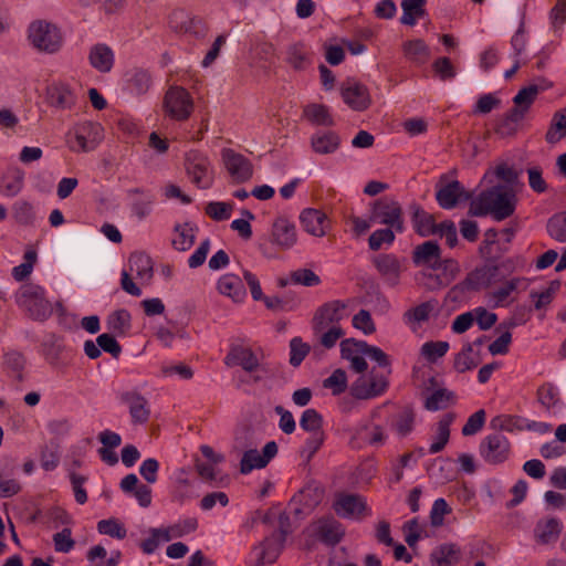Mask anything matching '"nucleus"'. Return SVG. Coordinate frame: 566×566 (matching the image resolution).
<instances>
[{"label":"nucleus","mask_w":566,"mask_h":566,"mask_svg":"<svg viewBox=\"0 0 566 566\" xmlns=\"http://www.w3.org/2000/svg\"><path fill=\"white\" fill-rule=\"evenodd\" d=\"M97 530L101 534L123 539L126 536V528L115 518L102 520L97 523Z\"/></svg>","instance_id":"obj_56"},{"label":"nucleus","mask_w":566,"mask_h":566,"mask_svg":"<svg viewBox=\"0 0 566 566\" xmlns=\"http://www.w3.org/2000/svg\"><path fill=\"white\" fill-rule=\"evenodd\" d=\"M88 61L98 72L108 73L114 65V53L108 45L98 43L91 48Z\"/></svg>","instance_id":"obj_27"},{"label":"nucleus","mask_w":566,"mask_h":566,"mask_svg":"<svg viewBox=\"0 0 566 566\" xmlns=\"http://www.w3.org/2000/svg\"><path fill=\"white\" fill-rule=\"evenodd\" d=\"M297 241V233L293 222L284 217L274 220L271 231V242L281 251L290 250Z\"/></svg>","instance_id":"obj_16"},{"label":"nucleus","mask_w":566,"mask_h":566,"mask_svg":"<svg viewBox=\"0 0 566 566\" xmlns=\"http://www.w3.org/2000/svg\"><path fill=\"white\" fill-rule=\"evenodd\" d=\"M479 452L485 462L500 464L509 459L511 444L502 432H494L481 441Z\"/></svg>","instance_id":"obj_10"},{"label":"nucleus","mask_w":566,"mask_h":566,"mask_svg":"<svg viewBox=\"0 0 566 566\" xmlns=\"http://www.w3.org/2000/svg\"><path fill=\"white\" fill-rule=\"evenodd\" d=\"M412 216L411 221L413 230L420 237H430L437 234L439 224L434 222V218L431 213L424 211L419 205L413 203L410 206Z\"/></svg>","instance_id":"obj_25"},{"label":"nucleus","mask_w":566,"mask_h":566,"mask_svg":"<svg viewBox=\"0 0 566 566\" xmlns=\"http://www.w3.org/2000/svg\"><path fill=\"white\" fill-rule=\"evenodd\" d=\"M13 218L21 226H32L35 220L32 205L27 201L17 202L13 206Z\"/></svg>","instance_id":"obj_53"},{"label":"nucleus","mask_w":566,"mask_h":566,"mask_svg":"<svg viewBox=\"0 0 566 566\" xmlns=\"http://www.w3.org/2000/svg\"><path fill=\"white\" fill-rule=\"evenodd\" d=\"M262 301L272 311H292L298 305V300L294 297L264 296Z\"/></svg>","instance_id":"obj_62"},{"label":"nucleus","mask_w":566,"mask_h":566,"mask_svg":"<svg viewBox=\"0 0 566 566\" xmlns=\"http://www.w3.org/2000/svg\"><path fill=\"white\" fill-rule=\"evenodd\" d=\"M232 205L227 202L212 201L206 206L205 212L216 221L230 218Z\"/></svg>","instance_id":"obj_61"},{"label":"nucleus","mask_w":566,"mask_h":566,"mask_svg":"<svg viewBox=\"0 0 566 566\" xmlns=\"http://www.w3.org/2000/svg\"><path fill=\"white\" fill-rule=\"evenodd\" d=\"M48 103L60 109H70L76 103V96L66 84H53L46 90Z\"/></svg>","instance_id":"obj_24"},{"label":"nucleus","mask_w":566,"mask_h":566,"mask_svg":"<svg viewBox=\"0 0 566 566\" xmlns=\"http://www.w3.org/2000/svg\"><path fill=\"white\" fill-rule=\"evenodd\" d=\"M497 265L484 264L471 271L463 281V285L467 290L480 291L482 289L489 287L493 282L497 280Z\"/></svg>","instance_id":"obj_19"},{"label":"nucleus","mask_w":566,"mask_h":566,"mask_svg":"<svg viewBox=\"0 0 566 566\" xmlns=\"http://www.w3.org/2000/svg\"><path fill=\"white\" fill-rule=\"evenodd\" d=\"M566 136V108L553 115L551 125L545 134L548 144H556Z\"/></svg>","instance_id":"obj_43"},{"label":"nucleus","mask_w":566,"mask_h":566,"mask_svg":"<svg viewBox=\"0 0 566 566\" xmlns=\"http://www.w3.org/2000/svg\"><path fill=\"white\" fill-rule=\"evenodd\" d=\"M547 231L553 239L566 242V216L564 218L554 217L549 219Z\"/></svg>","instance_id":"obj_64"},{"label":"nucleus","mask_w":566,"mask_h":566,"mask_svg":"<svg viewBox=\"0 0 566 566\" xmlns=\"http://www.w3.org/2000/svg\"><path fill=\"white\" fill-rule=\"evenodd\" d=\"M535 90H520L513 98L514 107L504 114L497 122L494 132L501 137L514 136L520 124L525 118L532 106V94Z\"/></svg>","instance_id":"obj_3"},{"label":"nucleus","mask_w":566,"mask_h":566,"mask_svg":"<svg viewBox=\"0 0 566 566\" xmlns=\"http://www.w3.org/2000/svg\"><path fill=\"white\" fill-rule=\"evenodd\" d=\"M412 262L416 266H426L431 270L442 268L441 249L437 241H426L415 247Z\"/></svg>","instance_id":"obj_15"},{"label":"nucleus","mask_w":566,"mask_h":566,"mask_svg":"<svg viewBox=\"0 0 566 566\" xmlns=\"http://www.w3.org/2000/svg\"><path fill=\"white\" fill-rule=\"evenodd\" d=\"M396 230L390 228L378 229L374 231L368 239L369 249L378 251L384 243L391 244L395 241Z\"/></svg>","instance_id":"obj_55"},{"label":"nucleus","mask_w":566,"mask_h":566,"mask_svg":"<svg viewBox=\"0 0 566 566\" xmlns=\"http://www.w3.org/2000/svg\"><path fill=\"white\" fill-rule=\"evenodd\" d=\"M358 433H365L366 441L374 447L384 446L387 439L385 429L379 424H364L359 428Z\"/></svg>","instance_id":"obj_51"},{"label":"nucleus","mask_w":566,"mask_h":566,"mask_svg":"<svg viewBox=\"0 0 566 566\" xmlns=\"http://www.w3.org/2000/svg\"><path fill=\"white\" fill-rule=\"evenodd\" d=\"M461 549L454 543H444L437 546L430 554L432 566H452L460 560Z\"/></svg>","instance_id":"obj_28"},{"label":"nucleus","mask_w":566,"mask_h":566,"mask_svg":"<svg viewBox=\"0 0 566 566\" xmlns=\"http://www.w3.org/2000/svg\"><path fill=\"white\" fill-rule=\"evenodd\" d=\"M303 117L316 126H334L335 122L328 108L323 104H308L303 108Z\"/></svg>","instance_id":"obj_36"},{"label":"nucleus","mask_w":566,"mask_h":566,"mask_svg":"<svg viewBox=\"0 0 566 566\" xmlns=\"http://www.w3.org/2000/svg\"><path fill=\"white\" fill-rule=\"evenodd\" d=\"M449 350V343L437 340L427 342L421 346V354L430 363H436L439 358L443 357Z\"/></svg>","instance_id":"obj_52"},{"label":"nucleus","mask_w":566,"mask_h":566,"mask_svg":"<svg viewBox=\"0 0 566 566\" xmlns=\"http://www.w3.org/2000/svg\"><path fill=\"white\" fill-rule=\"evenodd\" d=\"M314 535L324 544L335 546L345 536V528L334 517H323L317 521Z\"/></svg>","instance_id":"obj_18"},{"label":"nucleus","mask_w":566,"mask_h":566,"mask_svg":"<svg viewBox=\"0 0 566 566\" xmlns=\"http://www.w3.org/2000/svg\"><path fill=\"white\" fill-rule=\"evenodd\" d=\"M455 403L457 395L452 390L442 387L426 396L423 407L429 411H438Z\"/></svg>","instance_id":"obj_33"},{"label":"nucleus","mask_w":566,"mask_h":566,"mask_svg":"<svg viewBox=\"0 0 566 566\" xmlns=\"http://www.w3.org/2000/svg\"><path fill=\"white\" fill-rule=\"evenodd\" d=\"M120 400L128 405L129 415L134 423L143 424L149 420L150 409L148 401L138 391H125L120 395Z\"/></svg>","instance_id":"obj_21"},{"label":"nucleus","mask_w":566,"mask_h":566,"mask_svg":"<svg viewBox=\"0 0 566 566\" xmlns=\"http://www.w3.org/2000/svg\"><path fill=\"white\" fill-rule=\"evenodd\" d=\"M300 426L303 430L311 433H318L323 431V417L322 415L313 409H306L301 417Z\"/></svg>","instance_id":"obj_47"},{"label":"nucleus","mask_w":566,"mask_h":566,"mask_svg":"<svg viewBox=\"0 0 566 566\" xmlns=\"http://www.w3.org/2000/svg\"><path fill=\"white\" fill-rule=\"evenodd\" d=\"M324 388L332 389L333 395L343 394L347 388V376L345 370L338 368L323 381Z\"/></svg>","instance_id":"obj_54"},{"label":"nucleus","mask_w":566,"mask_h":566,"mask_svg":"<svg viewBox=\"0 0 566 566\" xmlns=\"http://www.w3.org/2000/svg\"><path fill=\"white\" fill-rule=\"evenodd\" d=\"M59 447L55 443L46 444L41 450V467L45 471L54 470L60 461Z\"/></svg>","instance_id":"obj_58"},{"label":"nucleus","mask_w":566,"mask_h":566,"mask_svg":"<svg viewBox=\"0 0 566 566\" xmlns=\"http://www.w3.org/2000/svg\"><path fill=\"white\" fill-rule=\"evenodd\" d=\"M472 193L465 191L460 181L453 180L436 192V199L443 209L454 208L460 200H469Z\"/></svg>","instance_id":"obj_22"},{"label":"nucleus","mask_w":566,"mask_h":566,"mask_svg":"<svg viewBox=\"0 0 566 566\" xmlns=\"http://www.w3.org/2000/svg\"><path fill=\"white\" fill-rule=\"evenodd\" d=\"M481 363L478 353L473 352L472 344L468 343L460 353L455 355L453 366L459 373H465L475 368Z\"/></svg>","instance_id":"obj_42"},{"label":"nucleus","mask_w":566,"mask_h":566,"mask_svg":"<svg viewBox=\"0 0 566 566\" xmlns=\"http://www.w3.org/2000/svg\"><path fill=\"white\" fill-rule=\"evenodd\" d=\"M128 196L133 198L132 211L138 219L146 218L154 203V196L150 191L143 188H133L127 191Z\"/></svg>","instance_id":"obj_32"},{"label":"nucleus","mask_w":566,"mask_h":566,"mask_svg":"<svg viewBox=\"0 0 566 566\" xmlns=\"http://www.w3.org/2000/svg\"><path fill=\"white\" fill-rule=\"evenodd\" d=\"M127 75L128 87L134 94L144 95L148 92L153 82L149 71L135 67Z\"/></svg>","instance_id":"obj_40"},{"label":"nucleus","mask_w":566,"mask_h":566,"mask_svg":"<svg viewBox=\"0 0 566 566\" xmlns=\"http://www.w3.org/2000/svg\"><path fill=\"white\" fill-rule=\"evenodd\" d=\"M291 282L303 286H316L321 283L319 276L310 269H298L291 272Z\"/></svg>","instance_id":"obj_59"},{"label":"nucleus","mask_w":566,"mask_h":566,"mask_svg":"<svg viewBox=\"0 0 566 566\" xmlns=\"http://www.w3.org/2000/svg\"><path fill=\"white\" fill-rule=\"evenodd\" d=\"M185 167L187 175L200 189L211 187L213 178L211 176V164L207 156L198 150H191L186 155Z\"/></svg>","instance_id":"obj_9"},{"label":"nucleus","mask_w":566,"mask_h":566,"mask_svg":"<svg viewBox=\"0 0 566 566\" xmlns=\"http://www.w3.org/2000/svg\"><path fill=\"white\" fill-rule=\"evenodd\" d=\"M370 221L394 229L397 233L405 231L403 211L395 199H377L371 207Z\"/></svg>","instance_id":"obj_5"},{"label":"nucleus","mask_w":566,"mask_h":566,"mask_svg":"<svg viewBox=\"0 0 566 566\" xmlns=\"http://www.w3.org/2000/svg\"><path fill=\"white\" fill-rule=\"evenodd\" d=\"M99 349L111 354L114 358H118L122 353V346L115 338V334H101L96 338Z\"/></svg>","instance_id":"obj_63"},{"label":"nucleus","mask_w":566,"mask_h":566,"mask_svg":"<svg viewBox=\"0 0 566 566\" xmlns=\"http://www.w3.org/2000/svg\"><path fill=\"white\" fill-rule=\"evenodd\" d=\"M451 513V507L447 503V501L442 497L437 499L433 502L431 512H430V523L433 527H439L443 525L444 516Z\"/></svg>","instance_id":"obj_60"},{"label":"nucleus","mask_w":566,"mask_h":566,"mask_svg":"<svg viewBox=\"0 0 566 566\" xmlns=\"http://www.w3.org/2000/svg\"><path fill=\"white\" fill-rule=\"evenodd\" d=\"M285 541L282 535L271 534L254 548L256 553L255 566L274 563L283 551Z\"/></svg>","instance_id":"obj_20"},{"label":"nucleus","mask_w":566,"mask_h":566,"mask_svg":"<svg viewBox=\"0 0 566 566\" xmlns=\"http://www.w3.org/2000/svg\"><path fill=\"white\" fill-rule=\"evenodd\" d=\"M287 63L296 71H303L310 65L308 53L303 43H295L287 49Z\"/></svg>","instance_id":"obj_44"},{"label":"nucleus","mask_w":566,"mask_h":566,"mask_svg":"<svg viewBox=\"0 0 566 566\" xmlns=\"http://www.w3.org/2000/svg\"><path fill=\"white\" fill-rule=\"evenodd\" d=\"M437 304L436 300H430L408 310L403 314L405 322L410 324L428 321L430 313L436 308Z\"/></svg>","instance_id":"obj_45"},{"label":"nucleus","mask_w":566,"mask_h":566,"mask_svg":"<svg viewBox=\"0 0 566 566\" xmlns=\"http://www.w3.org/2000/svg\"><path fill=\"white\" fill-rule=\"evenodd\" d=\"M333 510L343 518L361 520L365 515L370 514L364 496L345 492L336 494Z\"/></svg>","instance_id":"obj_12"},{"label":"nucleus","mask_w":566,"mask_h":566,"mask_svg":"<svg viewBox=\"0 0 566 566\" xmlns=\"http://www.w3.org/2000/svg\"><path fill=\"white\" fill-rule=\"evenodd\" d=\"M223 165L234 184H244L253 176V165L244 155L231 148L221 151Z\"/></svg>","instance_id":"obj_11"},{"label":"nucleus","mask_w":566,"mask_h":566,"mask_svg":"<svg viewBox=\"0 0 566 566\" xmlns=\"http://www.w3.org/2000/svg\"><path fill=\"white\" fill-rule=\"evenodd\" d=\"M416 411L412 406H403L390 419V428L401 438L410 434L415 429Z\"/></svg>","instance_id":"obj_26"},{"label":"nucleus","mask_w":566,"mask_h":566,"mask_svg":"<svg viewBox=\"0 0 566 566\" xmlns=\"http://www.w3.org/2000/svg\"><path fill=\"white\" fill-rule=\"evenodd\" d=\"M163 108L171 119L184 122L193 112V101L186 88L170 86L164 96Z\"/></svg>","instance_id":"obj_8"},{"label":"nucleus","mask_w":566,"mask_h":566,"mask_svg":"<svg viewBox=\"0 0 566 566\" xmlns=\"http://www.w3.org/2000/svg\"><path fill=\"white\" fill-rule=\"evenodd\" d=\"M300 221L303 229L315 237L325 235L329 224L326 214L313 208L304 209L300 216Z\"/></svg>","instance_id":"obj_23"},{"label":"nucleus","mask_w":566,"mask_h":566,"mask_svg":"<svg viewBox=\"0 0 566 566\" xmlns=\"http://www.w3.org/2000/svg\"><path fill=\"white\" fill-rule=\"evenodd\" d=\"M402 52L405 57L416 65L426 64L431 55L430 48L421 39L403 42Z\"/></svg>","instance_id":"obj_31"},{"label":"nucleus","mask_w":566,"mask_h":566,"mask_svg":"<svg viewBox=\"0 0 566 566\" xmlns=\"http://www.w3.org/2000/svg\"><path fill=\"white\" fill-rule=\"evenodd\" d=\"M103 128L99 124L93 122H83L76 125L67 134V144L72 151H92L103 138Z\"/></svg>","instance_id":"obj_7"},{"label":"nucleus","mask_w":566,"mask_h":566,"mask_svg":"<svg viewBox=\"0 0 566 566\" xmlns=\"http://www.w3.org/2000/svg\"><path fill=\"white\" fill-rule=\"evenodd\" d=\"M455 415L448 412L441 417L437 426L436 441L430 446V453H438L444 449L450 438V426L454 421Z\"/></svg>","instance_id":"obj_38"},{"label":"nucleus","mask_w":566,"mask_h":566,"mask_svg":"<svg viewBox=\"0 0 566 566\" xmlns=\"http://www.w3.org/2000/svg\"><path fill=\"white\" fill-rule=\"evenodd\" d=\"M562 532V525L559 521L555 517H551L546 521H538L534 535L539 544H549L555 542Z\"/></svg>","instance_id":"obj_35"},{"label":"nucleus","mask_w":566,"mask_h":566,"mask_svg":"<svg viewBox=\"0 0 566 566\" xmlns=\"http://www.w3.org/2000/svg\"><path fill=\"white\" fill-rule=\"evenodd\" d=\"M29 40L35 49L45 53L57 52L63 43L59 28L52 23L38 21L29 27Z\"/></svg>","instance_id":"obj_6"},{"label":"nucleus","mask_w":566,"mask_h":566,"mask_svg":"<svg viewBox=\"0 0 566 566\" xmlns=\"http://www.w3.org/2000/svg\"><path fill=\"white\" fill-rule=\"evenodd\" d=\"M374 264L378 272L391 284H397L401 264L400 261L394 254H379L375 258Z\"/></svg>","instance_id":"obj_30"},{"label":"nucleus","mask_w":566,"mask_h":566,"mask_svg":"<svg viewBox=\"0 0 566 566\" xmlns=\"http://www.w3.org/2000/svg\"><path fill=\"white\" fill-rule=\"evenodd\" d=\"M18 307L31 319L45 322L53 314V305L46 298L45 290L33 282L22 284L14 294Z\"/></svg>","instance_id":"obj_2"},{"label":"nucleus","mask_w":566,"mask_h":566,"mask_svg":"<svg viewBox=\"0 0 566 566\" xmlns=\"http://www.w3.org/2000/svg\"><path fill=\"white\" fill-rule=\"evenodd\" d=\"M344 102L354 111L363 112L370 105V96L365 85L356 81H346L340 90Z\"/></svg>","instance_id":"obj_17"},{"label":"nucleus","mask_w":566,"mask_h":566,"mask_svg":"<svg viewBox=\"0 0 566 566\" xmlns=\"http://www.w3.org/2000/svg\"><path fill=\"white\" fill-rule=\"evenodd\" d=\"M536 394L538 402L547 410L555 407L559 400L558 392L556 391L554 385L549 382L539 386Z\"/></svg>","instance_id":"obj_57"},{"label":"nucleus","mask_w":566,"mask_h":566,"mask_svg":"<svg viewBox=\"0 0 566 566\" xmlns=\"http://www.w3.org/2000/svg\"><path fill=\"white\" fill-rule=\"evenodd\" d=\"M431 66L434 75L442 82L451 81L457 76V70L447 56L436 59Z\"/></svg>","instance_id":"obj_48"},{"label":"nucleus","mask_w":566,"mask_h":566,"mask_svg":"<svg viewBox=\"0 0 566 566\" xmlns=\"http://www.w3.org/2000/svg\"><path fill=\"white\" fill-rule=\"evenodd\" d=\"M224 364L230 368L241 367L247 373H253L260 366L259 358L252 348L237 343L230 345L229 352L224 357Z\"/></svg>","instance_id":"obj_13"},{"label":"nucleus","mask_w":566,"mask_h":566,"mask_svg":"<svg viewBox=\"0 0 566 566\" xmlns=\"http://www.w3.org/2000/svg\"><path fill=\"white\" fill-rule=\"evenodd\" d=\"M218 291L234 302H242L247 295L242 280L235 274H224L217 283Z\"/></svg>","instance_id":"obj_29"},{"label":"nucleus","mask_w":566,"mask_h":566,"mask_svg":"<svg viewBox=\"0 0 566 566\" xmlns=\"http://www.w3.org/2000/svg\"><path fill=\"white\" fill-rule=\"evenodd\" d=\"M129 268L135 271L137 276L150 277L153 274V261L149 255L144 252H134L129 256Z\"/></svg>","instance_id":"obj_46"},{"label":"nucleus","mask_w":566,"mask_h":566,"mask_svg":"<svg viewBox=\"0 0 566 566\" xmlns=\"http://www.w3.org/2000/svg\"><path fill=\"white\" fill-rule=\"evenodd\" d=\"M311 347L301 337H293L290 342V364L297 367L308 355Z\"/></svg>","instance_id":"obj_50"},{"label":"nucleus","mask_w":566,"mask_h":566,"mask_svg":"<svg viewBox=\"0 0 566 566\" xmlns=\"http://www.w3.org/2000/svg\"><path fill=\"white\" fill-rule=\"evenodd\" d=\"M340 145V138L337 133L328 130L325 133H317L311 137L312 149L321 155L335 153Z\"/></svg>","instance_id":"obj_34"},{"label":"nucleus","mask_w":566,"mask_h":566,"mask_svg":"<svg viewBox=\"0 0 566 566\" xmlns=\"http://www.w3.org/2000/svg\"><path fill=\"white\" fill-rule=\"evenodd\" d=\"M107 328L116 336L126 335L132 327V316L125 308L113 312L107 318Z\"/></svg>","instance_id":"obj_41"},{"label":"nucleus","mask_w":566,"mask_h":566,"mask_svg":"<svg viewBox=\"0 0 566 566\" xmlns=\"http://www.w3.org/2000/svg\"><path fill=\"white\" fill-rule=\"evenodd\" d=\"M256 444L253 442L243 441L242 437L235 438V448L245 449L243 457L240 461V472L248 474L254 469H262L277 454V444L275 441L268 442L262 453L255 449Z\"/></svg>","instance_id":"obj_4"},{"label":"nucleus","mask_w":566,"mask_h":566,"mask_svg":"<svg viewBox=\"0 0 566 566\" xmlns=\"http://www.w3.org/2000/svg\"><path fill=\"white\" fill-rule=\"evenodd\" d=\"M197 231V227L192 226L190 222H186L184 224L177 223L174 228V232L177 234L172 241V247L178 251H187L195 243V232Z\"/></svg>","instance_id":"obj_37"},{"label":"nucleus","mask_w":566,"mask_h":566,"mask_svg":"<svg viewBox=\"0 0 566 566\" xmlns=\"http://www.w3.org/2000/svg\"><path fill=\"white\" fill-rule=\"evenodd\" d=\"M345 308L346 304L342 301H332L323 304L313 317L314 332L321 333L328 325H337L344 318Z\"/></svg>","instance_id":"obj_14"},{"label":"nucleus","mask_w":566,"mask_h":566,"mask_svg":"<svg viewBox=\"0 0 566 566\" xmlns=\"http://www.w3.org/2000/svg\"><path fill=\"white\" fill-rule=\"evenodd\" d=\"M25 357L18 350H10L4 354V366L15 374L18 381H23V369L25 367Z\"/></svg>","instance_id":"obj_49"},{"label":"nucleus","mask_w":566,"mask_h":566,"mask_svg":"<svg viewBox=\"0 0 566 566\" xmlns=\"http://www.w3.org/2000/svg\"><path fill=\"white\" fill-rule=\"evenodd\" d=\"M515 211V195L503 190L502 186H494L482 191L471 201L469 214L484 217L492 214L496 221L511 217Z\"/></svg>","instance_id":"obj_1"},{"label":"nucleus","mask_w":566,"mask_h":566,"mask_svg":"<svg viewBox=\"0 0 566 566\" xmlns=\"http://www.w3.org/2000/svg\"><path fill=\"white\" fill-rule=\"evenodd\" d=\"M23 181L24 172L21 168L17 166L8 167L2 176L3 193L9 197L17 196L23 187Z\"/></svg>","instance_id":"obj_39"}]
</instances>
